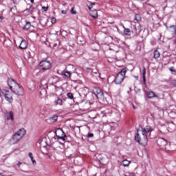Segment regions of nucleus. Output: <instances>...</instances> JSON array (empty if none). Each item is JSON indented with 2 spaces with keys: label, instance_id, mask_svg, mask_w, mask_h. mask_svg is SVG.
Listing matches in <instances>:
<instances>
[{
  "label": "nucleus",
  "instance_id": "obj_1",
  "mask_svg": "<svg viewBox=\"0 0 176 176\" xmlns=\"http://www.w3.org/2000/svg\"><path fill=\"white\" fill-rule=\"evenodd\" d=\"M8 85L10 87V91L4 89L1 92V96H4L5 100L12 104L13 102V93L16 96H24V89L20 86L19 83H17L16 80L9 78L8 80Z\"/></svg>",
  "mask_w": 176,
  "mask_h": 176
},
{
  "label": "nucleus",
  "instance_id": "obj_2",
  "mask_svg": "<svg viewBox=\"0 0 176 176\" xmlns=\"http://www.w3.org/2000/svg\"><path fill=\"white\" fill-rule=\"evenodd\" d=\"M25 129H20L17 132L13 134L11 138L9 140L8 143L10 145H14V144H17L19 141L23 138L25 135Z\"/></svg>",
  "mask_w": 176,
  "mask_h": 176
},
{
  "label": "nucleus",
  "instance_id": "obj_3",
  "mask_svg": "<svg viewBox=\"0 0 176 176\" xmlns=\"http://www.w3.org/2000/svg\"><path fill=\"white\" fill-rule=\"evenodd\" d=\"M135 140L138 144L143 146H146L148 144V137L146 136V134L144 133V131H141L140 129L138 130L137 135L135 136Z\"/></svg>",
  "mask_w": 176,
  "mask_h": 176
},
{
  "label": "nucleus",
  "instance_id": "obj_4",
  "mask_svg": "<svg viewBox=\"0 0 176 176\" xmlns=\"http://www.w3.org/2000/svg\"><path fill=\"white\" fill-rule=\"evenodd\" d=\"M126 72H127V68H124L118 74L114 80L116 85H120V83L124 80V78L126 77Z\"/></svg>",
  "mask_w": 176,
  "mask_h": 176
},
{
  "label": "nucleus",
  "instance_id": "obj_5",
  "mask_svg": "<svg viewBox=\"0 0 176 176\" xmlns=\"http://www.w3.org/2000/svg\"><path fill=\"white\" fill-rule=\"evenodd\" d=\"M39 66L43 71H47V69H50V67H52V63H50V61L43 60L40 62Z\"/></svg>",
  "mask_w": 176,
  "mask_h": 176
},
{
  "label": "nucleus",
  "instance_id": "obj_6",
  "mask_svg": "<svg viewBox=\"0 0 176 176\" xmlns=\"http://www.w3.org/2000/svg\"><path fill=\"white\" fill-rule=\"evenodd\" d=\"M55 134L56 137H58V138H59L60 140H63V141H65V138L67 137V135H65V133H64L63 129L60 128L57 129L55 131Z\"/></svg>",
  "mask_w": 176,
  "mask_h": 176
},
{
  "label": "nucleus",
  "instance_id": "obj_7",
  "mask_svg": "<svg viewBox=\"0 0 176 176\" xmlns=\"http://www.w3.org/2000/svg\"><path fill=\"white\" fill-rule=\"evenodd\" d=\"M94 93L95 96H96L97 98H102V96H104L102 91L100 88H94Z\"/></svg>",
  "mask_w": 176,
  "mask_h": 176
},
{
  "label": "nucleus",
  "instance_id": "obj_8",
  "mask_svg": "<svg viewBox=\"0 0 176 176\" xmlns=\"http://www.w3.org/2000/svg\"><path fill=\"white\" fill-rule=\"evenodd\" d=\"M38 144L41 148H46L47 146V140L46 138H41L38 141Z\"/></svg>",
  "mask_w": 176,
  "mask_h": 176
},
{
  "label": "nucleus",
  "instance_id": "obj_9",
  "mask_svg": "<svg viewBox=\"0 0 176 176\" xmlns=\"http://www.w3.org/2000/svg\"><path fill=\"white\" fill-rule=\"evenodd\" d=\"M167 31L170 34V35H175L176 34V26L173 25L170 26L166 27Z\"/></svg>",
  "mask_w": 176,
  "mask_h": 176
},
{
  "label": "nucleus",
  "instance_id": "obj_10",
  "mask_svg": "<svg viewBox=\"0 0 176 176\" xmlns=\"http://www.w3.org/2000/svg\"><path fill=\"white\" fill-rule=\"evenodd\" d=\"M140 130L143 131L144 134H148V133H152L153 131V129L151 126H146L145 128H141Z\"/></svg>",
  "mask_w": 176,
  "mask_h": 176
},
{
  "label": "nucleus",
  "instance_id": "obj_11",
  "mask_svg": "<svg viewBox=\"0 0 176 176\" xmlns=\"http://www.w3.org/2000/svg\"><path fill=\"white\" fill-rule=\"evenodd\" d=\"M157 142L160 146H166V145H167V140L162 138H160Z\"/></svg>",
  "mask_w": 176,
  "mask_h": 176
},
{
  "label": "nucleus",
  "instance_id": "obj_12",
  "mask_svg": "<svg viewBox=\"0 0 176 176\" xmlns=\"http://www.w3.org/2000/svg\"><path fill=\"white\" fill-rule=\"evenodd\" d=\"M7 120H11L13 122L14 120V117L13 116V112L12 111H8L6 114Z\"/></svg>",
  "mask_w": 176,
  "mask_h": 176
},
{
  "label": "nucleus",
  "instance_id": "obj_13",
  "mask_svg": "<svg viewBox=\"0 0 176 176\" xmlns=\"http://www.w3.org/2000/svg\"><path fill=\"white\" fill-rule=\"evenodd\" d=\"M28 46V43L25 40H23L21 42L19 47L20 49L24 50V49H27Z\"/></svg>",
  "mask_w": 176,
  "mask_h": 176
},
{
  "label": "nucleus",
  "instance_id": "obj_14",
  "mask_svg": "<svg viewBox=\"0 0 176 176\" xmlns=\"http://www.w3.org/2000/svg\"><path fill=\"white\" fill-rule=\"evenodd\" d=\"M147 97L148 98H159V96H157L156 94H155V92L153 91L147 92Z\"/></svg>",
  "mask_w": 176,
  "mask_h": 176
},
{
  "label": "nucleus",
  "instance_id": "obj_15",
  "mask_svg": "<svg viewBox=\"0 0 176 176\" xmlns=\"http://www.w3.org/2000/svg\"><path fill=\"white\" fill-rule=\"evenodd\" d=\"M160 131L162 133V134H167V133H170V129H168L167 126H163L161 127Z\"/></svg>",
  "mask_w": 176,
  "mask_h": 176
},
{
  "label": "nucleus",
  "instance_id": "obj_16",
  "mask_svg": "<svg viewBox=\"0 0 176 176\" xmlns=\"http://www.w3.org/2000/svg\"><path fill=\"white\" fill-rule=\"evenodd\" d=\"M90 16L93 17L94 19H98V12H97L96 10H94L93 11H91L89 13Z\"/></svg>",
  "mask_w": 176,
  "mask_h": 176
},
{
  "label": "nucleus",
  "instance_id": "obj_17",
  "mask_svg": "<svg viewBox=\"0 0 176 176\" xmlns=\"http://www.w3.org/2000/svg\"><path fill=\"white\" fill-rule=\"evenodd\" d=\"M130 163H131V162H130L127 160H124L121 162V166H123L124 167H129V166H130Z\"/></svg>",
  "mask_w": 176,
  "mask_h": 176
},
{
  "label": "nucleus",
  "instance_id": "obj_18",
  "mask_svg": "<svg viewBox=\"0 0 176 176\" xmlns=\"http://www.w3.org/2000/svg\"><path fill=\"white\" fill-rule=\"evenodd\" d=\"M168 129L169 130V132L172 133V131H174V130H175V124H174L173 123L169 124Z\"/></svg>",
  "mask_w": 176,
  "mask_h": 176
},
{
  "label": "nucleus",
  "instance_id": "obj_19",
  "mask_svg": "<svg viewBox=\"0 0 176 176\" xmlns=\"http://www.w3.org/2000/svg\"><path fill=\"white\" fill-rule=\"evenodd\" d=\"M30 28H31V23L26 22L23 30H30Z\"/></svg>",
  "mask_w": 176,
  "mask_h": 176
},
{
  "label": "nucleus",
  "instance_id": "obj_20",
  "mask_svg": "<svg viewBox=\"0 0 176 176\" xmlns=\"http://www.w3.org/2000/svg\"><path fill=\"white\" fill-rule=\"evenodd\" d=\"M57 119H58V117L57 116H54L50 118V121L52 123H54L55 122H57Z\"/></svg>",
  "mask_w": 176,
  "mask_h": 176
},
{
  "label": "nucleus",
  "instance_id": "obj_21",
  "mask_svg": "<svg viewBox=\"0 0 176 176\" xmlns=\"http://www.w3.org/2000/svg\"><path fill=\"white\" fill-rule=\"evenodd\" d=\"M28 156L30 157L32 164L34 165L36 164V161L34 160V157L32 156V153H29Z\"/></svg>",
  "mask_w": 176,
  "mask_h": 176
},
{
  "label": "nucleus",
  "instance_id": "obj_22",
  "mask_svg": "<svg viewBox=\"0 0 176 176\" xmlns=\"http://www.w3.org/2000/svg\"><path fill=\"white\" fill-rule=\"evenodd\" d=\"M154 58H159L160 57V52L157 50L154 51Z\"/></svg>",
  "mask_w": 176,
  "mask_h": 176
},
{
  "label": "nucleus",
  "instance_id": "obj_23",
  "mask_svg": "<svg viewBox=\"0 0 176 176\" xmlns=\"http://www.w3.org/2000/svg\"><path fill=\"white\" fill-rule=\"evenodd\" d=\"M124 33L125 34V35H128V36L131 35V31L129 28H124Z\"/></svg>",
  "mask_w": 176,
  "mask_h": 176
},
{
  "label": "nucleus",
  "instance_id": "obj_24",
  "mask_svg": "<svg viewBox=\"0 0 176 176\" xmlns=\"http://www.w3.org/2000/svg\"><path fill=\"white\" fill-rule=\"evenodd\" d=\"M170 118H171L172 119H175L176 118V113L175 111H170L169 113H168Z\"/></svg>",
  "mask_w": 176,
  "mask_h": 176
},
{
  "label": "nucleus",
  "instance_id": "obj_25",
  "mask_svg": "<svg viewBox=\"0 0 176 176\" xmlns=\"http://www.w3.org/2000/svg\"><path fill=\"white\" fill-rule=\"evenodd\" d=\"M32 10H34V7H30V8L26 9L24 11V13H28V14H30V13L32 12Z\"/></svg>",
  "mask_w": 176,
  "mask_h": 176
},
{
  "label": "nucleus",
  "instance_id": "obj_26",
  "mask_svg": "<svg viewBox=\"0 0 176 176\" xmlns=\"http://www.w3.org/2000/svg\"><path fill=\"white\" fill-rule=\"evenodd\" d=\"M143 73H142V75H143V80H144V83H145V82H146V78H145V74H146V69H145V67H143Z\"/></svg>",
  "mask_w": 176,
  "mask_h": 176
},
{
  "label": "nucleus",
  "instance_id": "obj_27",
  "mask_svg": "<svg viewBox=\"0 0 176 176\" xmlns=\"http://www.w3.org/2000/svg\"><path fill=\"white\" fill-rule=\"evenodd\" d=\"M64 75L66 78H71V73L69 72H65Z\"/></svg>",
  "mask_w": 176,
  "mask_h": 176
},
{
  "label": "nucleus",
  "instance_id": "obj_28",
  "mask_svg": "<svg viewBox=\"0 0 176 176\" xmlns=\"http://www.w3.org/2000/svg\"><path fill=\"white\" fill-rule=\"evenodd\" d=\"M56 104L57 105H63V100L58 98L56 100Z\"/></svg>",
  "mask_w": 176,
  "mask_h": 176
},
{
  "label": "nucleus",
  "instance_id": "obj_29",
  "mask_svg": "<svg viewBox=\"0 0 176 176\" xmlns=\"http://www.w3.org/2000/svg\"><path fill=\"white\" fill-rule=\"evenodd\" d=\"M135 20H136V21H141V16L136 14L135 16Z\"/></svg>",
  "mask_w": 176,
  "mask_h": 176
},
{
  "label": "nucleus",
  "instance_id": "obj_30",
  "mask_svg": "<svg viewBox=\"0 0 176 176\" xmlns=\"http://www.w3.org/2000/svg\"><path fill=\"white\" fill-rule=\"evenodd\" d=\"M56 21H57V20L56 19L55 17L51 18V23H52V24H56Z\"/></svg>",
  "mask_w": 176,
  "mask_h": 176
},
{
  "label": "nucleus",
  "instance_id": "obj_31",
  "mask_svg": "<svg viewBox=\"0 0 176 176\" xmlns=\"http://www.w3.org/2000/svg\"><path fill=\"white\" fill-rule=\"evenodd\" d=\"M67 97L68 98H70L71 100H72V98H74V95L72 93H68Z\"/></svg>",
  "mask_w": 176,
  "mask_h": 176
},
{
  "label": "nucleus",
  "instance_id": "obj_32",
  "mask_svg": "<svg viewBox=\"0 0 176 176\" xmlns=\"http://www.w3.org/2000/svg\"><path fill=\"white\" fill-rule=\"evenodd\" d=\"M135 173H129L125 175V176H135Z\"/></svg>",
  "mask_w": 176,
  "mask_h": 176
},
{
  "label": "nucleus",
  "instance_id": "obj_33",
  "mask_svg": "<svg viewBox=\"0 0 176 176\" xmlns=\"http://www.w3.org/2000/svg\"><path fill=\"white\" fill-rule=\"evenodd\" d=\"M72 14H76V11L74 10V8H72L70 10Z\"/></svg>",
  "mask_w": 176,
  "mask_h": 176
},
{
  "label": "nucleus",
  "instance_id": "obj_34",
  "mask_svg": "<svg viewBox=\"0 0 176 176\" xmlns=\"http://www.w3.org/2000/svg\"><path fill=\"white\" fill-rule=\"evenodd\" d=\"M42 9L44 10V12H47V7H42Z\"/></svg>",
  "mask_w": 176,
  "mask_h": 176
},
{
  "label": "nucleus",
  "instance_id": "obj_35",
  "mask_svg": "<svg viewBox=\"0 0 176 176\" xmlns=\"http://www.w3.org/2000/svg\"><path fill=\"white\" fill-rule=\"evenodd\" d=\"M22 164H23V163L19 162L17 163L16 166H17L19 168H20V166H21Z\"/></svg>",
  "mask_w": 176,
  "mask_h": 176
},
{
  "label": "nucleus",
  "instance_id": "obj_36",
  "mask_svg": "<svg viewBox=\"0 0 176 176\" xmlns=\"http://www.w3.org/2000/svg\"><path fill=\"white\" fill-rule=\"evenodd\" d=\"M169 69L171 72H175V69H174V67H170Z\"/></svg>",
  "mask_w": 176,
  "mask_h": 176
},
{
  "label": "nucleus",
  "instance_id": "obj_37",
  "mask_svg": "<svg viewBox=\"0 0 176 176\" xmlns=\"http://www.w3.org/2000/svg\"><path fill=\"white\" fill-rule=\"evenodd\" d=\"M61 13L62 14H67V10H62Z\"/></svg>",
  "mask_w": 176,
  "mask_h": 176
},
{
  "label": "nucleus",
  "instance_id": "obj_38",
  "mask_svg": "<svg viewBox=\"0 0 176 176\" xmlns=\"http://www.w3.org/2000/svg\"><path fill=\"white\" fill-rule=\"evenodd\" d=\"M94 135V134H93V133H89L88 134V137L89 138H91V137H93Z\"/></svg>",
  "mask_w": 176,
  "mask_h": 176
},
{
  "label": "nucleus",
  "instance_id": "obj_39",
  "mask_svg": "<svg viewBox=\"0 0 176 176\" xmlns=\"http://www.w3.org/2000/svg\"><path fill=\"white\" fill-rule=\"evenodd\" d=\"M93 8V6H91V4H90L89 6H88V9H92Z\"/></svg>",
  "mask_w": 176,
  "mask_h": 176
},
{
  "label": "nucleus",
  "instance_id": "obj_40",
  "mask_svg": "<svg viewBox=\"0 0 176 176\" xmlns=\"http://www.w3.org/2000/svg\"><path fill=\"white\" fill-rule=\"evenodd\" d=\"M3 20V16H0V23Z\"/></svg>",
  "mask_w": 176,
  "mask_h": 176
},
{
  "label": "nucleus",
  "instance_id": "obj_41",
  "mask_svg": "<svg viewBox=\"0 0 176 176\" xmlns=\"http://www.w3.org/2000/svg\"><path fill=\"white\" fill-rule=\"evenodd\" d=\"M132 107H133V109H137V107H135L134 104H132Z\"/></svg>",
  "mask_w": 176,
  "mask_h": 176
},
{
  "label": "nucleus",
  "instance_id": "obj_42",
  "mask_svg": "<svg viewBox=\"0 0 176 176\" xmlns=\"http://www.w3.org/2000/svg\"><path fill=\"white\" fill-rule=\"evenodd\" d=\"M94 5H96V3H91V6H94Z\"/></svg>",
  "mask_w": 176,
  "mask_h": 176
},
{
  "label": "nucleus",
  "instance_id": "obj_43",
  "mask_svg": "<svg viewBox=\"0 0 176 176\" xmlns=\"http://www.w3.org/2000/svg\"><path fill=\"white\" fill-rule=\"evenodd\" d=\"M2 90L0 89V96H2Z\"/></svg>",
  "mask_w": 176,
  "mask_h": 176
},
{
  "label": "nucleus",
  "instance_id": "obj_44",
  "mask_svg": "<svg viewBox=\"0 0 176 176\" xmlns=\"http://www.w3.org/2000/svg\"><path fill=\"white\" fill-rule=\"evenodd\" d=\"M30 2H31L32 3H34V0H30Z\"/></svg>",
  "mask_w": 176,
  "mask_h": 176
},
{
  "label": "nucleus",
  "instance_id": "obj_45",
  "mask_svg": "<svg viewBox=\"0 0 176 176\" xmlns=\"http://www.w3.org/2000/svg\"><path fill=\"white\" fill-rule=\"evenodd\" d=\"M87 69H90V68H87Z\"/></svg>",
  "mask_w": 176,
  "mask_h": 176
}]
</instances>
